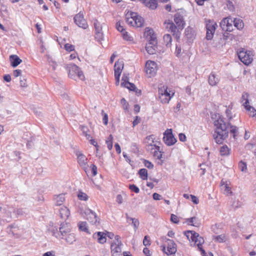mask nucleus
<instances>
[{
  "label": "nucleus",
  "instance_id": "f257e3e1",
  "mask_svg": "<svg viewBox=\"0 0 256 256\" xmlns=\"http://www.w3.org/2000/svg\"><path fill=\"white\" fill-rule=\"evenodd\" d=\"M214 125L216 129L213 137L216 143L221 144L228 137V126L230 128V132L233 134V138H236L238 132V128L232 125L230 122L227 125L223 118L219 116L216 120H214Z\"/></svg>",
  "mask_w": 256,
  "mask_h": 256
},
{
  "label": "nucleus",
  "instance_id": "f03ea898",
  "mask_svg": "<svg viewBox=\"0 0 256 256\" xmlns=\"http://www.w3.org/2000/svg\"><path fill=\"white\" fill-rule=\"evenodd\" d=\"M126 19L128 25L136 28L142 26L144 24V20L142 17L132 12H127L126 14Z\"/></svg>",
  "mask_w": 256,
  "mask_h": 256
},
{
  "label": "nucleus",
  "instance_id": "7ed1b4c3",
  "mask_svg": "<svg viewBox=\"0 0 256 256\" xmlns=\"http://www.w3.org/2000/svg\"><path fill=\"white\" fill-rule=\"evenodd\" d=\"M186 235L188 238H190L192 241L196 244L198 248L201 252L202 255V256H206V253L202 247V244L204 242L203 238L200 236L198 233L193 230L188 231L186 233Z\"/></svg>",
  "mask_w": 256,
  "mask_h": 256
},
{
  "label": "nucleus",
  "instance_id": "20e7f679",
  "mask_svg": "<svg viewBox=\"0 0 256 256\" xmlns=\"http://www.w3.org/2000/svg\"><path fill=\"white\" fill-rule=\"evenodd\" d=\"M66 68L69 72L68 75L70 78L75 79L76 76H77L81 80L84 79L83 72L76 65L74 64H68Z\"/></svg>",
  "mask_w": 256,
  "mask_h": 256
},
{
  "label": "nucleus",
  "instance_id": "39448f33",
  "mask_svg": "<svg viewBox=\"0 0 256 256\" xmlns=\"http://www.w3.org/2000/svg\"><path fill=\"white\" fill-rule=\"evenodd\" d=\"M238 55L240 60L246 65H248L252 61L253 56L250 51H246L242 48L238 52Z\"/></svg>",
  "mask_w": 256,
  "mask_h": 256
},
{
  "label": "nucleus",
  "instance_id": "423d86ee",
  "mask_svg": "<svg viewBox=\"0 0 256 256\" xmlns=\"http://www.w3.org/2000/svg\"><path fill=\"white\" fill-rule=\"evenodd\" d=\"M206 38L208 40H210L213 38L217 24L214 20H206Z\"/></svg>",
  "mask_w": 256,
  "mask_h": 256
},
{
  "label": "nucleus",
  "instance_id": "0eeeda50",
  "mask_svg": "<svg viewBox=\"0 0 256 256\" xmlns=\"http://www.w3.org/2000/svg\"><path fill=\"white\" fill-rule=\"evenodd\" d=\"M163 140L164 142L168 146L174 144L176 140L174 138L172 129H167L164 133Z\"/></svg>",
  "mask_w": 256,
  "mask_h": 256
},
{
  "label": "nucleus",
  "instance_id": "6e6552de",
  "mask_svg": "<svg viewBox=\"0 0 256 256\" xmlns=\"http://www.w3.org/2000/svg\"><path fill=\"white\" fill-rule=\"evenodd\" d=\"M166 242L167 244L166 250L165 246H163L162 250L167 255L174 254L176 252V246L175 242L172 240L169 239H167Z\"/></svg>",
  "mask_w": 256,
  "mask_h": 256
},
{
  "label": "nucleus",
  "instance_id": "1a4fd4ad",
  "mask_svg": "<svg viewBox=\"0 0 256 256\" xmlns=\"http://www.w3.org/2000/svg\"><path fill=\"white\" fill-rule=\"evenodd\" d=\"M146 72L149 76H154L156 74L157 70V64L154 62L148 60L146 64Z\"/></svg>",
  "mask_w": 256,
  "mask_h": 256
},
{
  "label": "nucleus",
  "instance_id": "9d476101",
  "mask_svg": "<svg viewBox=\"0 0 256 256\" xmlns=\"http://www.w3.org/2000/svg\"><path fill=\"white\" fill-rule=\"evenodd\" d=\"M233 20L230 17L223 18L220 23V26L223 30L232 32L233 30Z\"/></svg>",
  "mask_w": 256,
  "mask_h": 256
},
{
  "label": "nucleus",
  "instance_id": "9b49d317",
  "mask_svg": "<svg viewBox=\"0 0 256 256\" xmlns=\"http://www.w3.org/2000/svg\"><path fill=\"white\" fill-rule=\"evenodd\" d=\"M74 21L77 26L84 29L86 28L88 26L86 21L84 18L83 14L81 12H79L75 16Z\"/></svg>",
  "mask_w": 256,
  "mask_h": 256
},
{
  "label": "nucleus",
  "instance_id": "f8f14e48",
  "mask_svg": "<svg viewBox=\"0 0 256 256\" xmlns=\"http://www.w3.org/2000/svg\"><path fill=\"white\" fill-rule=\"evenodd\" d=\"M146 149L150 151L151 154L158 160H160L162 158V154L160 150V146H156V144H149L147 145Z\"/></svg>",
  "mask_w": 256,
  "mask_h": 256
},
{
  "label": "nucleus",
  "instance_id": "ddd939ff",
  "mask_svg": "<svg viewBox=\"0 0 256 256\" xmlns=\"http://www.w3.org/2000/svg\"><path fill=\"white\" fill-rule=\"evenodd\" d=\"M77 156L78 162L80 166L86 172H87L86 170L88 168L87 164V158L80 152H76V153Z\"/></svg>",
  "mask_w": 256,
  "mask_h": 256
},
{
  "label": "nucleus",
  "instance_id": "4468645a",
  "mask_svg": "<svg viewBox=\"0 0 256 256\" xmlns=\"http://www.w3.org/2000/svg\"><path fill=\"white\" fill-rule=\"evenodd\" d=\"M84 214L86 218L92 224L99 223L98 218L96 214L90 209H87L85 210Z\"/></svg>",
  "mask_w": 256,
  "mask_h": 256
},
{
  "label": "nucleus",
  "instance_id": "2eb2a0df",
  "mask_svg": "<svg viewBox=\"0 0 256 256\" xmlns=\"http://www.w3.org/2000/svg\"><path fill=\"white\" fill-rule=\"evenodd\" d=\"M60 232V238H64V237L68 234L70 233L71 226L68 223H62L59 228Z\"/></svg>",
  "mask_w": 256,
  "mask_h": 256
},
{
  "label": "nucleus",
  "instance_id": "dca6fc26",
  "mask_svg": "<svg viewBox=\"0 0 256 256\" xmlns=\"http://www.w3.org/2000/svg\"><path fill=\"white\" fill-rule=\"evenodd\" d=\"M122 244H118L112 243L110 246L111 253L112 256H122Z\"/></svg>",
  "mask_w": 256,
  "mask_h": 256
},
{
  "label": "nucleus",
  "instance_id": "f3484780",
  "mask_svg": "<svg viewBox=\"0 0 256 256\" xmlns=\"http://www.w3.org/2000/svg\"><path fill=\"white\" fill-rule=\"evenodd\" d=\"M58 214L60 218L62 220H66L70 215L69 209L64 206H60L58 209Z\"/></svg>",
  "mask_w": 256,
  "mask_h": 256
},
{
  "label": "nucleus",
  "instance_id": "a211bd4d",
  "mask_svg": "<svg viewBox=\"0 0 256 256\" xmlns=\"http://www.w3.org/2000/svg\"><path fill=\"white\" fill-rule=\"evenodd\" d=\"M106 234L104 232H98L93 234L94 238H97L98 242L102 244L106 242Z\"/></svg>",
  "mask_w": 256,
  "mask_h": 256
},
{
  "label": "nucleus",
  "instance_id": "6ab92c4d",
  "mask_svg": "<svg viewBox=\"0 0 256 256\" xmlns=\"http://www.w3.org/2000/svg\"><path fill=\"white\" fill-rule=\"evenodd\" d=\"M174 21L178 28L182 29L184 25L183 17L180 14H176L174 17Z\"/></svg>",
  "mask_w": 256,
  "mask_h": 256
},
{
  "label": "nucleus",
  "instance_id": "aec40b11",
  "mask_svg": "<svg viewBox=\"0 0 256 256\" xmlns=\"http://www.w3.org/2000/svg\"><path fill=\"white\" fill-rule=\"evenodd\" d=\"M10 60L11 66L13 68L16 67L22 62V60H20L18 56L14 54H12L10 56Z\"/></svg>",
  "mask_w": 256,
  "mask_h": 256
},
{
  "label": "nucleus",
  "instance_id": "412c9836",
  "mask_svg": "<svg viewBox=\"0 0 256 256\" xmlns=\"http://www.w3.org/2000/svg\"><path fill=\"white\" fill-rule=\"evenodd\" d=\"M220 79L218 76L212 72L208 77V83L211 86H215L219 82Z\"/></svg>",
  "mask_w": 256,
  "mask_h": 256
},
{
  "label": "nucleus",
  "instance_id": "4be33fe9",
  "mask_svg": "<svg viewBox=\"0 0 256 256\" xmlns=\"http://www.w3.org/2000/svg\"><path fill=\"white\" fill-rule=\"evenodd\" d=\"M186 222L188 225L198 227L200 225V220L196 216H194L186 220Z\"/></svg>",
  "mask_w": 256,
  "mask_h": 256
},
{
  "label": "nucleus",
  "instance_id": "5701e85b",
  "mask_svg": "<svg viewBox=\"0 0 256 256\" xmlns=\"http://www.w3.org/2000/svg\"><path fill=\"white\" fill-rule=\"evenodd\" d=\"M174 94V92H172V94L169 92L164 94L160 95L158 97L162 104H167L169 102Z\"/></svg>",
  "mask_w": 256,
  "mask_h": 256
},
{
  "label": "nucleus",
  "instance_id": "b1692460",
  "mask_svg": "<svg viewBox=\"0 0 256 256\" xmlns=\"http://www.w3.org/2000/svg\"><path fill=\"white\" fill-rule=\"evenodd\" d=\"M144 5L154 10L157 8V1L156 0H142Z\"/></svg>",
  "mask_w": 256,
  "mask_h": 256
},
{
  "label": "nucleus",
  "instance_id": "393cba45",
  "mask_svg": "<svg viewBox=\"0 0 256 256\" xmlns=\"http://www.w3.org/2000/svg\"><path fill=\"white\" fill-rule=\"evenodd\" d=\"M164 24L165 28L169 32H172L177 30V26L172 21L165 22Z\"/></svg>",
  "mask_w": 256,
  "mask_h": 256
},
{
  "label": "nucleus",
  "instance_id": "a878e982",
  "mask_svg": "<svg viewBox=\"0 0 256 256\" xmlns=\"http://www.w3.org/2000/svg\"><path fill=\"white\" fill-rule=\"evenodd\" d=\"M63 239L64 240L69 244H72L76 241V238L74 234L71 232L66 234Z\"/></svg>",
  "mask_w": 256,
  "mask_h": 256
},
{
  "label": "nucleus",
  "instance_id": "bb28decb",
  "mask_svg": "<svg viewBox=\"0 0 256 256\" xmlns=\"http://www.w3.org/2000/svg\"><path fill=\"white\" fill-rule=\"evenodd\" d=\"M64 200L65 197L63 194H60L54 198L55 204L57 206H61Z\"/></svg>",
  "mask_w": 256,
  "mask_h": 256
},
{
  "label": "nucleus",
  "instance_id": "cd10ccee",
  "mask_svg": "<svg viewBox=\"0 0 256 256\" xmlns=\"http://www.w3.org/2000/svg\"><path fill=\"white\" fill-rule=\"evenodd\" d=\"M164 44L167 48H170L172 46V37L170 34H165L163 36Z\"/></svg>",
  "mask_w": 256,
  "mask_h": 256
},
{
  "label": "nucleus",
  "instance_id": "c85d7f7f",
  "mask_svg": "<svg viewBox=\"0 0 256 256\" xmlns=\"http://www.w3.org/2000/svg\"><path fill=\"white\" fill-rule=\"evenodd\" d=\"M114 74L120 75L124 64L118 62H116L114 64Z\"/></svg>",
  "mask_w": 256,
  "mask_h": 256
},
{
  "label": "nucleus",
  "instance_id": "c756f323",
  "mask_svg": "<svg viewBox=\"0 0 256 256\" xmlns=\"http://www.w3.org/2000/svg\"><path fill=\"white\" fill-rule=\"evenodd\" d=\"M244 107L250 116L254 117L256 116V109L253 106H250V104L246 105Z\"/></svg>",
  "mask_w": 256,
  "mask_h": 256
},
{
  "label": "nucleus",
  "instance_id": "7c9ffc66",
  "mask_svg": "<svg viewBox=\"0 0 256 256\" xmlns=\"http://www.w3.org/2000/svg\"><path fill=\"white\" fill-rule=\"evenodd\" d=\"M78 226L80 230L89 233L86 222H80L78 224Z\"/></svg>",
  "mask_w": 256,
  "mask_h": 256
},
{
  "label": "nucleus",
  "instance_id": "2f4dec72",
  "mask_svg": "<svg viewBox=\"0 0 256 256\" xmlns=\"http://www.w3.org/2000/svg\"><path fill=\"white\" fill-rule=\"evenodd\" d=\"M236 38V36L228 32H224L222 36L223 40L227 42L232 41V40H235Z\"/></svg>",
  "mask_w": 256,
  "mask_h": 256
},
{
  "label": "nucleus",
  "instance_id": "473e14b6",
  "mask_svg": "<svg viewBox=\"0 0 256 256\" xmlns=\"http://www.w3.org/2000/svg\"><path fill=\"white\" fill-rule=\"evenodd\" d=\"M234 26L238 30H242L244 26L242 20L240 19L235 18L233 20Z\"/></svg>",
  "mask_w": 256,
  "mask_h": 256
},
{
  "label": "nucleus",
  "instance_id": "72a5a7b5",
  "mask_svg": "<svg viewBox=\"0 0 256 256\" xmlns=\"http://www.w3.org/2000/svg\"><path fill=\"white\" fill-rule=\"evenodd\" d=\"M121 86H124L132 91H136V90H137L136 86L134 84L130 82H122Z\"/></svg>",
  "mask_w": 256,
  "mask_h": 256
},
{
  "label": "nucleus",
  "instance_id": "f704fd0d",
  "mask_svg": "<svg viewBox=\"0 0 256 256\" xmlns=\"http://www.w3.org/2000/svg\"><path fill=\"white\" fill-rule=\"evenodd\" d=\"M249 95L247 92H244L242 94L241 102H242V106H246V105H248L250 104L249 100H248Z\"/></svg>",
  "mask_w": 256,
  "mask_h": 256
},
{
  "label": "nucleus",
  "instance_id": "c9c22d12",
  "mask_svg": "<svg viewBox=\"0 0 256 256\" xmlns=\"http://www.w3.org/2000/svg\"><path fill=\"white\" fill-rule=\"evenodd\" d=\"M103 24H104L103 23ZM94 25L95 29V32H102V24L98 22L97 20H94Z\"/></svg>",
  "mask_w": 256,
  "mask_h": 256
},
{
  "label": "nucleus",
  "instance_id": "e433bc0d",
  "mask_svg": "<svg viewBox=\"0 0 256 256\" xmlns=\"http://www.w3.org/2000/svg\"><path fill=\"white\" fill-rule=\"evenodd\" d=\"M138 174L140 178L143 180L148 178V170L146 168H141L139 170Z\"/></svg>",
  "mask_w": 256,
  "mask_h": 256
},
{
  "label": "nucleus",
  "instance_id": "4c0bfd02",
  "mask_svg": "<svg viewBox=\"0 0 256 256\" xmlns=\"http://www.w3.org/2000/svg\"><path fill=\"white\" fill-rule=\"evenodd\" d=\"M230 149L226 145L221 147L220 154L222 156H228L230 154Z\"/></svg>",
  "mask_w": 256,
  "mask_h": 256
},
{
  "label": "nucleus",
  "instance_id": "58836bf2",
  "mask_svg": "<svg viewBox=\"0 0 256 256\" xmlns=\"http://www.w3.org/2000/svg\"><path fill=\"white\" fill-rule=\"evenodd\" d=\"M213 240L217 242H223L226 240V236L224 234H220L213 237Z\"/></svg>",
  "mask_w": 256,
  "mask_h": 256
},
{
  "label": "nucleus",
  "instance_id": "ea45409f",
  "mask_svg": "<svg viewBox=\"0 0 256 256\" xmlns=\"http://www.w3.org/2000/svg\"><path fill=\"white\" fill-rule=\"evenodd\" d=\"M80 128L83 134L86 138L88 140H90L91 138V136L88 133V132L89 131L88 128L84 126H81Z\"/></svg>",
  "mask_w": 256,
  "mask_h": 256
},
{
  "label": "nucleus",
  "instance_id": "a19ab883",
  "mask_svg": "<svg viewBox=\"0 0 256 256\" xmlns=\"http://www.w3.org/2000/svg\"><path fill=\"white\" fill-rule=\"evenodd\" d=\"M112 140L113 136L112 134H110L106 140L107 147L109 150H111L112 148Z\"/></svg>",
  "mask_w": 256,
  "mask_h": 256
},
{
  "label": "nucleus",
  "instance_id": "79ce46f5",
  "mask_svg": "<svg viewBox=\"0 0 256 256\" xmlns=\"http://www.w3.org/2000/svg\"><path fill=\"white\" fill-rule=\"evenodd\" d=\"M156 46H146V49L147 52L150 54H153L156 52Z\"/></svg>",
  "mask_w": 256,
  "mask_h": 256
},
{
  "label": "nucleus",
  "instance_id": "37998d69",
  "mask_svg": "<svg viewBox=\"0 0 256 256\" xmlns=\"http://www.w3.org/2000/svg\"><path fill=\"white\" fill-rule=\"evenodd\" d=\"M148 40L149 42L146 46H156L157 40L156 36H150V38H148Z\"/></svg>",
  "mask_w": 256,
  "mask_h": 256
},
{
  "label": "nucleus",
  "instance_id": "c03bdc74",
  "mask_svg": "<svg viewBox=\"0 0 256 256\" xmlns=\"http://www.w3.org/2000/svg\"><path fill=\"white\" fill-rule=\"evenodd\" d=\"M158 92L159 96L170 92V91L168 92L167 86H162L160 88H158Z\"/></svg>",
  "mask_w": 256,
  "mask_h": 256
},
{
  "label": "nucleus",
  "instance_id": "a18cd8bd",
  "mask_svg": "<svg viewBox=\"0 0 256 256\" xmlns=\"http://www.w3.org/2000/svg\"><path fill=\"white\" fill-rule=\"evenodd\" d=\"M78 197L79 200H88V196L87 194L83 192H80L78 194Z\"/></svg>",
  "mask_w": 256,
  "mask_h": 256
},
{
  "label": "nucleus",
  "instance_id": "49530a36",
  "mask_svg": "<svg viewBox=\"0 0 256 256\" xmlns=\"http://www.w3.org/2000/svg\"><path fill=\"white\" fill-rule=\"evenodd\" d=\"M221 188L222 189L224 190V193L226 194H228L232 192L230 191V188L227 184H222Z\"/></svg>",
  "mask_w": 256,
  "mask_h": 256
},
{
  "label": "nucleus",
  "instance_id": "de8ad7c7",
  "mask_svg": "<svg viewBox=\"0 0 256 256\" xmlns=\"http://www.w3.org/2000/svg\"><path fill=\"white\" fill-rule=\"evenodd\" d=\"M238 168L242 172H246L247 169L246 164L245 162L240 161L238 164Z\"/></svg>",
  "mask_w": 256,
  "mask_h": 256
},
{
  "label": "nucleus",
  "instance_id": "09e8293b",
  "mask_svg": "<svg viewBox=\"0 0 256 256\" xmlns=\"http://www.w3.org/2000/svg\"><path fill=\"white\" fill-rule=\"evenodd\" d=\"M96 34V38L99 42H100L103 40L104 35L102 32H95Z\"/></svg>",
  "mask_w": 256,
  "mask_h": 256
},
{
  "label": "nucleus",
  "instance_id": "8fccbe9b",
  "mask_svg": "<svg viewBox=\"0 0 256 256\" xmlns=\"http://www.w3.org/2000/svg\"><path fill=\"white\" fill-rule=\"evenodd\" d=\"M129 188L132 192L138 194L140 192L139 188L134 184L129 185Z\"/></svg>",
  "mask_w": 256,
  "mask_h": 256
},
{
  "label": "nucleus",
  "instance_id": "3c124183",
  "mask_svg": "<svg viewBox=\"0 0 256 256\" xmlns=\"http://www.w3.org/2000/svg\"><path fill=\"white\" fill-rule=\"evenodd\" d=\"M64 48L65 50L68 51V52H70L72 51H73L74 50V46L71 44H66L65 45H64Z\"/></svg>",
  "mask_w": 256,
  "mask_h": 256
},
{
  "label": "nucleus",
  "instance_id": "603ef678",
  "mask_svg": "<svg viewBox=\"0 0 256 256\" xmlns=\"http://www.w3.org/2000/svg\"><path fill=\"white\" fill-rule=\"evenodd\" d=\"M226 7L228 10L231 12H234V6L232 2L230 1H228L226 4Z\"/></svg>",
  "mask_w": 256,
  "mask_h": 256
},
{
  "label": "nucleus",
  "instance_id": "864d4df0",
  "mask_svg": "<svg viewBox=\"0 0 256 256\" xmlns=\"http://www.w3.org/2000/svg\"><path fill=\"white\" fill-rule=\"evenodd\" d=\"M170 220L172 221V222L173 223H174V224H178L179 222L178 217L174 214H171Z\"/></svg>",
  "mask_w": 256,
  "mask_h": 256
},
{
  "label": "nucleus",
  "instance_id": "5fc2aeb1",
  "mask_svg": "<svg viewBox=\"0 0 256 256\" xmlns=\"http://www.w3.org/2000/svg\"><path fill=\"white\" fill-rule=\"evenodd\" d=\"M154 135H150L149 136H148L146 137V140H148V145H149V144H154L153 143L154 142Z\"/></svg>",
  "mask_w": 256,
  "mask_h": 256
},
{
  "label": "nucleus",
  "instance_id": "6e6d98bb",
  "mask_svg": "<svg viewBox=\"0 0 256 256\" xmlns=\"http://www.w3.org/2000/svg\"><path fill=\"white\" fill-rule=\"evenodd\" d=\"M116 28L119 32H122L124 31V26L121 25L120 22H116Z\"/></svg>",
  "mask_w": 256,
  "mask_h": 256
},
{
  "label": "nucleus",
  "instance_id": "4d7b16f0",
  "mask_svg": "<svg viewBox=\"0 0 256 256\" xmlns=\"http://www.w3.org/2000/svg\"><path fill=\"white\" fill-rule=\"evenodd\" d=\"M144 164L146 167L148 168H154V164L150 162L144 160Z\"/></svg>",
  "mask_w": 256,
  "mask_h": 256
},
{
  "label": "nucleus",
  "instance_id": "13d9d810",
  "mask_svg": "<svg viewBox=\"0 0 256 256\" xmlns=\"http://www.w3.org/2000/svg\"><path fill=\"white\" fill-rule=\"evenodd\" d=\"M132 224L135 230L138 228V226L139 225V221L138 219L134 218V220H132Z\"/></svg>",
  "mask_w": 256,
  "mask_h": 256
},
{
  "label": "nucleus",
  "instance_id": "bf43d9fd",
  "mask_svg": "<svg viewBox=\"0 0 256 256\" xmlns=\"http://www.w3.org/2000/svg\"><path fill=\"white\" fill-rule=\"evenodd\" d=\"M143 244L145 246H150V238L148 236H145L143 240Z\"/></svg>",
  "mask_w": 256,
  "mask_h": 256
},
{
  "label": "nucleus",
  "instance_id": "052dcab7",
  "mask_svg": "<svg viewBox=\"0 0 256 256\" xmlns=\"http://www.w3.org/2000/svg\"><path fill=\"white\" fill-rule=\"evenodd\" d=\"M122 35L124 38L126 40H132V37L128 34L126 32L124 31L122 32Z\"/></svg>",
  "mask_w": 256,
  "mask_h": 256
},
{
  "label": "nucleus",
  "instance_id": "680f3d73",
  "mask_svg": "<svg viewBox=\"0 0 256 256\" xmlns=\"http://www.w3.org/2000/svg\"><path fill=\"white\" fill-rule=\"evenodd\" d=\"M114 240L112 243L118 244H122V242L120 240V238L119 236H114Z\"/></svg>",
  "mask_w": 256,
  "mask_h": 256
},
{
  "label": "nucleus",
  "instance_id": "e2e57ef3",
  "mask_svg": "<svg viewBox=\"0 0 256 256\" xmlns=\"http://www.w3.org/2000/svg\"><path fill=\"white\" fill-rule=\"evenodd\" d=\"M90 167L92 175L93 176H95L97 174V168L94 164H92Z\"/></svg>",
  "mask_w": 256,
  "mask_h": 256
},
{
  "label": "nucleus",
  "instance_id": "0e129e2a",
  "mask_svg": "<svg viewBox=\"0 0 256 256\" xmlns=\"http://www.w3.org/2000/svg\"><path fill=\"white\" fill-rule=\"evenodd\" d=\"M20 86L21 87L24 88L27 86L26 80L24 78H21L20 80Z\"/></svg>",
  "mask_w": 256,
  "mask_h": 256
},
{
  "label": "nucleus",
  "instance_id": "69168bd1",
  "mask_svg": "<svg viewBox=\"0 0 256 256\" xmlns=\"http://www.w3.org/2000/svg\"><path fill=\"white\" fill-rule=\"evenodd\" d=\"M146 34L147 36H150L149 38H150V36H155L154 34V31L152 30L148 29L146 31Z\"/></svg>",
  "mask_w": 256,
  "mask_h": 256
},
{
  "label": "nucleus",
  "instance_id": "338daca9",
  "mask_svg": "<svg viewBox=\"0 0 256 256\" xmlns=\"http://www.w3.org/2000/svg\"><path fill=\"white\" fill-rule=\"evenodd\" d=\"M178 138L180 141L183 142H185L186 138L185 134L182 133H180L178 134Z\"/></svg>",
  "mask_w": 256,
  "mask_h": 256
},
{
  "label": "nucleus",
  "instance_id": "774afa93",
  "mask_svg": "<svg viewBox=\"0 0 256 256\" xmlns=\"http://www.w3.org/2000/svg\"><path fill=\"white\" fill-rule=\"evenodd\" d=\"M152 196H153V198L154 200H160L162 198V196H160V194H159L158 193H154L152 195Z\"/></svg>",
  "mask_w": 256,
  "mask_h": 256
}]
</instances>
